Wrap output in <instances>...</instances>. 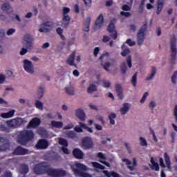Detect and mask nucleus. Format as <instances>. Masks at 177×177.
I'll use <instances>...</instances> for the list:
<instances>
[{"instance_id":"f257e3e1","label":"nucleus","mask_w":177,"mask_h":177,"mask_svg":"<svg viewBox=\"0 0 177 177\" xmlns=\"http://www.w3.org/2000/svg\"><path fill=\"white\" fill-rule=\"evenodd\" d=\"M34 139V131L31 130H23L19 131L17 136V142L21 146H26L28 142Z\"/></svg>"},{"instance_id":"f03ea898","label":"nucleus","mask_w":177,"mask_h":177,"mask_svg":"<svg viewBox=\"0 0 177 177\" xmlns=\"http://www.w3.org/2000/svg\"><path fill=\"white\" fill-rule=\"evenodd\" d=\"M50 167L46 162H41L33 167V172L36 175H48Z\"/></svg>"},{"instance_id":"7ed1b4c3","label":"nucleus","mask_w":177,"mask_h":177,"mask_svg":"<svg viewBox=\"0 0 177 177\" xmlns=\"http://www.w3.org/2000/svg\"><path fill=\"white\" fill-rule=\"evenodd\" d=\"M75 167L77 169H74V173L76 174V175H78V176H80V177H92V175L82 171H88V167H86V165H85L82 163H76Z\"/></svg>"},{"instance_id":"20e7f679","label":"nucleus","mask_w":177,"mask_h":177,"mask_svg":"<svg viewBox=\"0 0 177 177\" xmlns=\"http://www.w3.org/2000/svg\"><path fill=\"white\" fill-rule=\"evenodd\" d=\"M147 30V25L144 24L138 30L137 34V42L139 46L143 45V42H145V32H146Z\"/></svg>"},{"instance_id":"39448f33","label":"nucleus","mask_w":177,"mask_h":177,"mask_svg":"<svg viewBox=\"0 0 177 177\" xmlns=\"http://www.w3.org/2000/svg\"><path fill=\"white\" fill-rule=\"evenodd\" d=\"M48 173V176L51 177H64L67 175L66 171L62 169H53L50 167L49 168Z\"/></svg>"},{"instance_id":"423d86ee","label":"nucleus","mask_w":177,"mask_h":177,"mask_svg":"<svg viewBox=\"0 0 177 177\" xmlns=\"http://www.w3.org/2000/svg\"><path fill=\"white\" fill-rule=\"evenodd\" d=\"M55 24L52 21H47L41 24V28L39 29V32H50L53 28Z\"/></svg>"},{"instance_id":"0eeeda50","label":"nucleus","mask_w":177,"mask_h":177,"mask_svg":"<svg viewBox=\"0 0 177 177\" xmlns=\"http://www.w3.org/2000/svg\"><path fill=\"white\" fill-rule=\"evenodd\" d=\"M82 146L86 150L93 149V140L91 137H84L82 141Z\"/></svg>"},{"instance_id":"6e6552de","label":"nucleus","mask_w":177,"mask_h":177,"mask_svg":"<svg viewBox=\"0 0 177 177\" xmlns=\"http://www.w3.org/2000/svg\"><path fill=\"white\" fill-rule=\"evenodd\" d=\"M164 158H165L166 165L165 164H164V159H162V158H160L159 159L160 167H162V168H165L167 167L168 169H171V158H169V155H168L167 153H165Z\"/></svg>"},{"instance_id":"1a4fd4ad","label":"nucleus","mask_w":177,"mask_h":177,"mask_svg":"<svg viewBox=\"0 0 177 177\" xmlns=\"http://www.w3.org/2000/svg\"><path fill=\"white\" fill-rule=\"evenodd\" d=\"M10 147V142L9 139L0 137V151H6Z\"/></svg>"},{"instance_id":"9d476101","label":"nucleus","mask_w":177,"mask_h":177,"mask_svg":"<svg viewBox=\"0 0 177 177\" xmlns=\"http://www.w3.org/2000/svg\"><path fill=\"white\" fill-rule=\"evenodd\" d=\"M6 124L8 128H12V129H15V128H20L21 126V120L20 119H12L10 120H8Z\"/></svg>"},{"instance_id":"9b49d317","label":"nucleus","mask_w":177,"mask_h":177,"mask_svg":"<svg viewBox=\"0 0 177 177\" xmlns=\"http://www.w3.org/2000/svg\"><path fill=\"white\" fill-rule=\"evenodd\" d=\"M33 41L34 38H32V36L29 34L26 35L24 40V46L27 49H32Z\"/></svg>"},{"instance_id":"f8f14e48","label":"nucleus","mask_w":177,"mask_h":177,"mask_svg":"<svg viewBox=\"0 0 177 177\" xmlns=\"http://www.w3.org/2000/svg\"><path fill=\"white\" fill-rule=\"evenodd\" d=\"M122 162H125L126 165H128L127 168L130 171H134L135 170L134 167H136V165H138V160L135 158H133V166H131L132 162L129 160V159L128 158H122Z\"/></svg>"},{"instance_id":"ddd939ff","label":"nucleus","mask_w":177,"mask_h":177,"mask_svg":"<svg viewBox=\"0 0 177 177\" xmlns=\"http://www.w3.org/2000/svg\"><path fill=\"white\" fill-rule=\"evenodd\" d=\"M41 125V119L38 118H33L28 123L27 126V129H31L38 128Z\"/></svg>"},{"instance_id":"4468645a","label":"nucleus","mask_w":177,"mask_h":177,"mask_svg":"<svg viewBox=\"0 0 177 177\" xmlns=\"http://www.w3.org/2000/svg\"><path fill=\"white\" fill-rule=\"evenodd\" d=\"M24 68L25 71L30 74H32V73H34V66L32 65V62L28 59H25L24 61Z\"/></svg>"},{"instance_id":"2eb2a0df","label":"nucleus","mask_w":177,"mask_h":177,"mask_svg":"<svg viewBox=\"0 0 177 177\" xmlns=\"http://www.w3.org/2000/svg\"><path fill=\"white\" fill-rule=\"evenodd\" d=\"M36 147L39 150H45V149H48L49 147V142L46 139H40L36 144Z\"/></svg>"},{"instance_id":"dca6fc26","label":"nucleus","mask_w":177,"mask_h":177,"mask_svg":"<svg viewBox=\"0 0 177 177\" xmlns=\"http://www.w3.org/2000/svg\"><path fill=\"white\" fill-rule=\"evenodd\" d=\"M13 154L15 156H26V154H28V149L23 148L21 146H18L14 150Z\"/></svg>"},{"instance_id":"f3484780","label":"nucleus","mask_w":177,"mask_h":177,"mask_svg":"<svg viewBox=\"0 0 177 177\" xmlns=\"http://www.w3.org/2000/svg\"><path fill=\"white\" fill-rule=\"evenodd\" d=\"M115 26L113 23H110L107 28V30L111 33V37L113 38V39H117V37L118 35L117 30H115Z\"/></svg>"},{"instance_id":"a211bd4d","label":"nucleus","mask_w":177,"mask_h":177,"mask_svg":"<svg viewBox=\"0 0 177 177\" xmlns=\"http://www.w3.org/2000/svg\"><path fill=\"white\" fill-rule=\"evenodd\" d=\"M73 156L77 160H82V158H84V152L78 148H75L73 150Z\"/></svg>"},{"instance_id":"6ab92c4d","label":"nucleus","mask_w":177,"mask_h":177,"mask_svg":"<svg viewBox=\"0 0 177 177\" xmlns=\"http://www.w3.org/2000/svg\"><path fill=\"white\" fill-rule=\"evenodd\" d=\"M74 60H75V51L73 52L68 58L66 60V64L69 66H74V67H77V64H74Z\"/></svg>"},{"instance_id":"aec40b11","label":"nucleus","mask_w":177,"mask_h":177,"mask_svg":"<svg viewBox=\"0 0 177 177\" xmlns=\"http://www.w3.org/2000/svg\"><path fill=\"white\" fill-rule=\"evenodd\" d=\"M171 45V53H177V48H176V37L175 36H173L171 38L170 41Z\"/></svg>"},{"instance_id":"412c9836","label":"nucleus","mask_w":177,"mask_h":177,"mask_svg":"<svg viewBox=\"0 0 177 177\" xmlns=\"http://www.w3.org/2000/svg\"><path fill=\"white\" fill-rule=\"evenodd\" d=\"M76 117H77L80 121H85V118H86L85 112H84V111L80 109H78L76 111Z\"/></svg>"},{"instance_id":"4be33fe9","label":"nucleus","mask_w":177,"mask_h":177,"mask_svg":"<svg viewBox=\"0 0 177 177\" xmlns=\"http://www.w3.org/2000/svg\"><path fill=\"white\" fill-rule=\"evenodd\" d=\"M103 23H104L103 14H100V16L97 18L95 24L96 27H99L100 28V27L103 26Z\"/></svg>"},{"instance_id":"5701e85b","label":"nucleus","mask_w":177,"mask_h":177,"mask_svg":"<svg viewBox=\"0 0 177 177\" xmlns=\"http://www.w3.org/2000/svg\"><path fill=\"white\" fill-rule=\"evenodd\" d=\"M29 171L30 169L28 168V165L26 164L21 165L19 173L21 174V175H26V174H28Z\"/></svg>"},{"instance_id":"b1692460","label":"nucleus","mask_w":177,"mask_h":177,"mask_svg":"<svg viewBox=\"0 0 177 177\" xmlns=\"http://www.w3.org/2000/svg\"><path fill=\"white\" fill-rule=\"evenodd\" d=\"M15 112H16V111L12 109L10 111H9L8 113H1V117L2 118H12V117H13V115H15Z\"/></svg>"},{"instance_id":"393cba45","label":"nucleus","mask_w":177,"mask_h":177,"mask_svg":"<svg viewBox=\"0 0 177 177\" xmlns=\"http://www.w3.org/2000/svg\"><path fill=\"white\" fill-rule=\"evenodd\" d=\"M1 10L3 12H6L8 15L12 12V8L10 7V4L9 3H5L1 6Z\"/></svg>"},{"instance_id":"a878e982","label":"nucleus","mask_w":177,"mask_h":177,"mask_svg":"<svg viewBox=\"0 0 177 177\" xmlns=\"http://www.w3.org/2000/svg\"><path fill=\"white\" fill-rule=\"evenodd\" d=\"M70 21H71V17L70 16L63 15L62 24L64 26V27H68Z\"/></svg>"},{"instance_id":"bb28decb","label":"nucleus","mask_w":177,"mask_h":177,"mask_svg":"<svg viewBox=\"0 0 177 177\" xmlns=\"http://www.w3.org/2000/svg\"><path fill=\"white\" fill-rule=\"evenodd\" d=\"M163 8H164V0H158L157 2V9H156L157 15H160V13H161V11L162 10Z\"/></svg>"},{"instance_id":"cd10ccee","label":"nucleus","mask_w":177,"mask_h":177,"mask_svg":"<svg viewBox=\"0 0 177 177\" xmlns=\"http://www.w3.org/2000/svg\"><path fill=\"white\" fill-rule=\"evenodd\" d=\"M156 74H157V69L156 67L152 66L151 67V73L149 74L147 77H146V81H150L152 78H154L156 76Z\"/></svg>"},{"instance_id":"c85d7f7f","label":"nucleus","mask_w":177,"mask_h":177,"mask_svg":"<svg viewBox=\"0 0 177 177\" xmlns=\"http://www.w3.org/2000/svg\"><path fill=\"white\" fill-rule=\"evenodd\" d=\"M122 49L123 52L121 53V55L123 57H125V56H128V55H129V53H131V50H129V48H127V46H125V44L122 45Z\"/></svg>"},{"instance_id":"c756f323","label":"nucleus","mask_w":177,"mask_h":177,"mask_svg":"<svg viewBox=\"0 0 177 177\" xmlns=\"http://www.w3.org/2000/svg\"><path fill=\"white\" fill-rule=\"evenodd\" d=\"M129 111V104L128 103L124 104L123 107L121 108L120 109V113L122 115H125V114H127V113Z\"/></svg>"},{"instance_id":"7c9ffc66","label":"nucleus","mask_w":177,"mask_h":177,"mask_svg":"<svg viewBox=\"0 0 177 177\" xmlns=\"http://www.w3.org/2000/svg\"><path fill=\"white\" fill-rule=\"evenodd\" d=\"M51 125L54 128H58V129L63 128V122H57L56 120H52Z\"/></svg>"},{"instance_id":"2f4dec72","label":"nucleus","mask_w":177,"mask_h":177,"mask_svg":"<svg viewBox=\"0 0 177 177\" xmlns=\"http://www.w3.org/2000/svg\"><path fill=\"white\" fill-rule=\"evenodd\" d=\"M117 114L114 113H111L109 115V120H110L111 125H115V120H114V118H116Z\"/></svg>"},{"instance_id":"473e14b6","label":"nucleus","mask_w":177,"mask_h":177,"mask_svg":"<svg viewBox=\"0 0 177 177\" xmlns=\"http://www.w3.org/2000/svg\"><path fill=\"white\" fill-rule=\"evenodd\" d=\"M104 174H105L107 177H120V174H118L115 171H112L109 173L107 170L104 171Z\"/></svg>"},{"instance_id":"72a5a7b5","label":"nucleus","mask_w":177,"mask_h":177,"mask_svg":"<svg viewBox=\"0 0 177 177\" xmlns=\"http://www.w3.org/2000/svg\"><path fill=\"white\" fill-rule=\"evenodd\" d=\"M65 91H66V93H67V95H75V91H74V88L71 87V86H68L65 88Z\"/></svg>"},{"instance_id":"f704fd0d","label":"nucleus","mask_w":177,"mask_h":177,"mask_svg":"<svg viewBox=\"0 0 177 177\" xmlns=\"http://www.w3.org/2000/svg\"><path fill=\"white\" fill-rule=\"evenodd\" d=\"M59 145L63 146V147H68V142L64 138H59Z\"/></svg>"},{"instance_id":"c9c22d12","label":"nucleus","mask_w":177,"mask_h":177,"mask_svg":"<svg viewBox=\"0 0 177 177\" xmlns=\"http://www.w3.org/2000/svg\"><path fill=\"white\" fill-rule=\"evenodd\" d=\"M90 25H91V17H88L86 19V24L84 25L86 28H84V31H85L86 32H88V31H89Z\"/></svg>"},{"instance_id":"e433bc0d","label":"nucleus","mask_w":177,"mask_h":177,"mask_svg":"<svg viewBox=\"0 0 177 177\" xmlns=\"http://www.w3.org/2000/svg\"><path fill=\"white\" fill-rule=\"evenodd\" d=\"M120 70L122 74H126L128 67H127V64L125 62H122L120 65Z\"/></svg>"},{"instance_id":"4c0bfd02","label":"nucleus","mask_w":177,"mask_h":177,"mask_svg":"<svg viewBox=\"0 0 177 177\" xmlns=\"http://www.w3.org/2000/svg\"><path fill=\"white\" fill-rule=\"evenodd\" d=\"M66 136L70 139H75L77 138V133L73 131H69L66 133Z\"/></svg>"},{"instance_id":"58836bf2","label":"nucleus","mask_w":177,"mask_h":177,"mask_svg":"<svg viewBox=\"0 0 177 177\" xmlns=\"http://www.w3.org/2000/svg\"><path fill=\"white\" fill-rule=\"evenodd\" d=\"M131 84L133 86H136V84H138V73H136L131 79Z\"/></svg>"},{"instance_id":"ea45409f","label":"nucleus","mask_w":177,"mask_h":177,"mask_svg":"<svg viewBox=\"0 0 177 177\" xmlns=\"http://www.w3.org/2000/svg\"><path fill=\"white\" fill-rule=\"evenodd\" d=\"M96 85L95 84H91L87 89L88 93H93V92H95L96 91Z\"/></svg>"},{"instance_id":"a19ab883","label":"nucleus","mask_w":177,"mask_h":177,"mask_svg":"<svg viewBox=\"0 0 177 177\" xmlns=\"http://www.w3.org/2000/svg\"><path fill=\"white\" fill-rule=\"evenodd\" d=\"M79 124H80V126H75L74 129L75 132H84V130L82 129V128L84 127H82V125L85 124L81 122H80Z\"/></svg>"},{"instance_id":"79ce46f5","label":"nucleus","mask_w":177,"mask_h":177,"mask_svg":"<svg viewBox=\"0 0 177 177\" xmlns=\"http://www.w3.org/2000/svg\"><path fill=\"white\" fill-rule=\"evenodd\" d=\"M35 106L36 109H38L39 110H44V104H42L39 100L36 101Z\"/></svg>"},{"instance_id":"37998d69","label":"nucleus","mask_w":177,"mask_h":177,"mask_svg":"<svg viewBox=\"0 0 177 177\" xmlns=\"http://www.w3.org/2000/svg\"><path fill=\"white\" fill-rule=\"evenodd\" d=\"M93 166L94 167V168H96L97 169H104V166L102 165L101 164L97 162H93Z\"/></svg>"},{"instance_id":"c03bdc74","label":"nucleus","mask_w":177,"mask_h":177,"mask_svg":"<svg viewBox=\"0 0 177 177\" xmlns=\"http://www.w3.org/2000/svg\"><path fill=\"white\" fill-rule=\"evenodd\" d=\"M44 91H45V88L42 86H40L39 88V89L37 90L39 99H41V97H42V96H44Z\"/></svg>"},{"instance_id":"a18cd8bd","label":"nucleus","mask_w":177,"mask_h":177,"mask_svg":"<svg viewBox=\"0 0 177 177\" xmlns=\"http://www.w3.org/2000/svg\"><path fill=\"white\" fill-rule=\"evenodd\" d=\"M0 131H1V132H10V131L9 128H8L4 124H1L0 125Z\"/></svg>"},{"instance_id":"49530a36","label":"nucleus","mask_w":177,"mask_h":177,"mask_svg":"<svg viewBox=\"0 0 177 177\" xmlns=\"http://www.w3.org/2000/svg\"><path fill=\"white\" fill-rule=\"evenodd\" d=\"M140 142L141 146H143V147L147 146V141L145 138L140 137Z\"/></svg>"},{"instance_id":"de8ad7c7","label":"nucleus","mask_w":177,"mask_h":177,"mask_svg":"<svg viewBox=\"0 0 177 177\" xmlns=\"http://www.w3.org/2000/svg\"><path fill=\"white\" fill-rule=\"evenodd\" d=\"M68 13H70V9L67 7H64L62 8L63 16H68Z\"/></svg>"},{"instance_id":"09e8293b","label":"nucleus","mask_w":177,"mask_h":177,"mask_svg":"<svg viewBox=\"0 0 177 177\" xmlns=\"http://www.w3.org/2000/svg\"><path fill=\"white\" fill-rule=\"evenodd\" d=\"M151 168L153 171H160V166L158 165V163H157V162L152 165Z\"/></svg>"},{"instance_id":"8fccbe9b","label":"nucleus","mask_w":177,"mask_h":177,"mask_svg":"<svg viewBox=\"0 0 177 177\" xmlns=\"http://www.w3.org/2000/svg\"><path fill=\"white\" fill-rule=\"evenodd\" d=\"M176 79H177V71H175L171 76V82L173 84H176Z\"/></svg>"},{"instance_id":"3c124183","label":"nucleus","mask_w":177,"mask_h":177,"mask_svg":"<svg viewBox=\"0 0 177 177\" xmlns=\"http://www.w3.org/2000/svg\"><path fill=\"white\" fill-rule=\"evenodd\" d=\"M127 65L129 68L132 67V57L131 55H129L127 57Z\"/></svg>"},{"instance_id":"603ef678","label":"nucleus","mask_w":177,"mask_h":177,"mask_svg":"<svg viewBox=\"0 0 177 177\" xmlns=\"http://www.w3.org/2000/svg\"><path fill=\"white\" fill-rule=\"evenodd\" d=\"M82 127H83L84 129H86V131H88V132H89L90 133H93V130L90 128L89 127L86 126V124H82Z\"/></svg>"},{"instance_id":"864d4df0","label":"nucleus","mask_w":177,"mask_h":177,"mask_svg":"<svg viewBox=\"0 0 177 177\" xmlns=\"http://www.w3.org/2000/svg\"><path fill=\"white\" fill-rule=\"evenodd\" d=\"M107 142H111V139L104 138H101V145H106Z\"/></svg>"},{"instance_id":"5fc2aeb1","label":"nucleus","mask_w":177,"mask_h":177,"mask_svg":"<svg viewBox=\"0 0 177 177\" xmlns=\"http://www.w3.org/2000/svg\"><path fill=\"white\" fill-rule=\"evenodd\" d=\"M97 158H100L101 160H106V156H104V153H103L102 152H99L97 154Z\"/></svg>"},{"instance_id":"6e6d98bb","label":"nucleus","mask_w":177,"mask_h":177,"mask_svg":"<svg viewBox=\"0 0 177 177\" xmlns=\"http://www.w3.org/2000/svg\"><path fill=\"white\" fill-rule=\"evenodd\" d=\"M115 91L117 93H120V92H122V86H121L120 84H116L115 86Z\"/></svg>"},{"instance_id":"4d7b16f0","label":"nucleus","mask_w":177,"mask_h":177,"mask_svg":"<svg viewBox=\"0 0 177 177\" xmlns=\"http://www.w3.org/2000/svg\"><path fill=\"white\" fill-rule=\"evenodd\" d=\"M171 64H175V60H176V53H171Z\"/></svg>"},{"instance_id":"13d9d810","label":"nucleus","mask_w":177,"mask_h":177,"mask_svg":"<svg viewBox=\"0 0 177 177\" xmlns=\"http://www.w3.org/2000/svg\"><path fill=\"white\" fill-rule=\"evenodd\" d=\"M111 66V63L105 62V64L103 65V68L106 70V71H109V68H110Z\"/></svg>"},{"instance_id":"bf43d9fd","label":"nucleus","mask_w":177,"mask_h":177,"mask_svg":"<svg viewBox=\"0 0 177 177\" xmlns=\"http://www.w3.org/2000/svg\"><path fill=\"white\" fill-rule=\"evenodd\" d=\"M126 44H127L129 46H135L136 43L135 41H132V39H128L126 41Z\"/></svg>"},{"instance_id":"052dcab7","label":"nucleus","mask_w":177,"mask_h":177,"mask_svg":"<svg viewBox=\"0 0 177 177\" xmlns=\"http://www.w3.org/2000/svg\"><path fill=\"white\" fill-rule=\"evenodd\" d=\"M147 96H149V92H146L143 96L142 98L140 100V103H145V101L146 100V99L147 98Z\"/></svg>"},{"instance_id":"680f3d73","label":"nucleus","mask_w":177,"mask_h":177,"mask_svg":"<svg viewBox=\"0 0 177 177\" xmlns=\"http://www.w3.org/2000/svg\"><path fill=\"white\" fill-rule=\"evenodd\" d=\"M67 147H62L61 148L62 151H63L64 154H70V151L66 148Z\"/></svg>"},{"instance_id":"e2e57ef3","label":"nucleus","mask_w":177,"mask_h":177,"mask_svg":"<svg viewBox=\"0 0 177 177\" xmlns=\"http://www.w3.org/2000/svg\"><path fill=\"white\" fill-rule=\"evenodd\" d=\"M149 107L150 109H152V113H154V107H156V102L151 101L149 103Z\"/></svg>"},{"instance_id":"0e129e2a","label":"nucleus","mask_w":177,"mask_h":177,"mask_svg":"<svg viewBox=\"0 0 177 177\" xmlns=\"http://www.w3.org/2000/svg\"><path fill=\"white\" fill-rule=\"evenodd\" d=\"M120 15L121 16H124V17H129V16H131V12L121 11Z\"/></svg>"},{"instance_id":"69168bd1","label":"nucleus","mask_w":177,"mask_h":177,"mask_svg":"<svg viewBox=\"0 0 177 177\" xmlns=\"http://www.w3.org/2000/svg\"><path fill=\"white\" fill-rule=\"evenodd\" d=\"M122 10H124L125 12H129V10H131V8H129V6L124 4L122 7Z\"/></svg>"},{"instance_id":"338daca9","label":"nucleus","mask_w":177,"mask_h":177,"mask_svg":"<svg viewBox=\"0 0 177 177\" xmlns=\"http://www.w3.org/2000/svg\"><path fill=\"white\" fill-rule=\"evenodd\" d=\"M16 32V30L15 28H10L7 31V35H12V34Z\"/></svg>"},{"instance_id":"774afa93","label":"nucleus","mask_w":177,"mask_h":177,"mask_svg":"<svg viewBox=\"0 0 177 177\" xmlns=\"http://www.w3.org/2000/svg\"><path fill=\"white\" fill-rule=\"evenodd\" d=\"M4 176L5 177H12V172H10L9 171H6V172L4 173Z\"/></svg>"}]
</instances>
